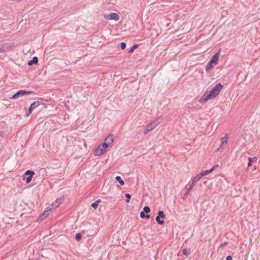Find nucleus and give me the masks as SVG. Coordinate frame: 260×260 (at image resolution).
<instances>
[{"label": "nucleus", "mask_w": 260, "mask_h": 260, "mask_svg": "<svg viewBox=\"0 0 260 260\" xmlns=\"http://www.w3.org/2000/svg\"><path fill=\"white\" fill-rule=\"evenodd\" d=\"M223 87L221 83H218L210 91H206L204 94L201 97L199 102L201 103H204L208 100L214 99L220 93Z\"/></svg>", "instance_id": "f257e3e1"}, {"label": "nucleus", "mask_w": 260, "mask_h": 260, "mask_svg": "<svg viewBox=\"0 0 260 260\" xmlns=\"http://www.w3.org/2000/svg\"><path fill=\"white\" fill-rule=\"evenodd\" d=\"M35 172L31 170H27L22 177L23 180H25L27 183H29L32 180Z\"/></svg>", "instance_id": "f03ea898"}, {"label": "nucleus", "mask_w": 260, "mask_h": 260, "mask_svg": "<svg viewBox=\"0 0 260 260\" xmlns=\"http://www.w3.org/2000/svg\"><path fill=\"white\" fill-rule=\"evenodd\" d=\"M32 93V91H26L25 90H20L18 91L17 92H16L15 94H14L11 99H17L20 98V96H22L25 95H28L30 93Z\"/></svg>", "instance_id": "7ed1b4c3"}, {"label": "nucleus", "mask_w": 260, "mask_h": 260, "mask_svg": "<svg viewBox=\"0 0 260 260\" xmlns=\"http://www.w3.org/2000/svg\"><path fill=\"white\" fill-rule=\"evenodd\" d=\"M104 18L106 20L118 21L119 19V16L116 13H111L104 15Z\"/></svg>", "instance_id": "20e7f679"}, {"label": "nucleus", "mask_w": 260, "mask_h": 260, "mask_svg": "<svg viewBox=\"0 0 260 260\" xmlns=\"http://www.w3.org/2000/svg\"><path fill=\"white\" fill-rule=\"evenodd\" d=\"M158 124L159 122L158 120H155L149 123L144 129L143 132L144 134H146L149 132L154 129Z\"/></svg>", "instance_id": "39448f33"}, {"label": "nucleus", "mask_w": 260, "mask_h": 260, "mask_svg": "<svg viewBox=\"0 0 260 260\" xmlns=\"http://www.w3.org/2000/svg\"><path fill=\"white\" fill-rule=\"evenodd\" d=\"M160 218H165V214L162 211H159L158 212V215L156 217L155 220L159 224H163L165 222L164 220H160Z\"/></svg>", "instance_id": "423d86ee"}, {"label": "nucleus", "mask_w": 260, "mask_h": 260, "mask_svg": "<svg viewBox=\"0 0 260 260\" xmlns=\"http://www.w3.org/2000/svg\"><path fill=\"white\" fill-rule=\"evenodd\" d=\"M40 102L39 101H35L32 103L29 108H28V112L26 113L27 116H28L32 112V110L39 106Z\"/></svg>", "instance_id": "0eeeda50"}, {"label": "nucleus", "mask_w": 260, "mask_h": 260, "mask_svg": "<svg viewBox=\"0 0 260 260\" xmlns=\"http://www.w3.org/2000/svg\"><path fill=\"white\" fill-rule=\"evenodd\" d=\"M228 135V134H225V136ZM221 143L219 147L217 149L216 151H219L221 149H223L224 146L228 143V138L226 137H222L220 139Z\"/></svg>", "instance_id": "6e6552de"}, {"label": "nucleus", "mask_w": 260, "mask_h": 260, "mask_svg": "<svg viewBox=\"0 0 260 260\" xmlns=\"http://www.w3.org/2000/svg\"><path fill=\"white\" fill-rule=\"evenodd\" d=\"M107 150L103 149V148L99 145L94 151V155L96 156H100L104 154Z\"/></svg>", "instance_id": "1a4fd4ad"}, {"label": "nucleus", "mask_w": 260, "mask_h": 260, "mask_svg": "<svg viewBox=\"0 0 260 260\" xmlns=\"http://www.w3.org/2000/svg\"><path fill=\"white\" fill-rule=\"evenodd\" d=\"M220 56V50H219L211 59L210 61L213 62L214 64L216 65L219 61Z\"/></svg>", "instance_id": "9d476101"}, {"label": "nucleus", "mask_w": 260, "mask_h": 260, "mask_svg": "<svg viewBox=\"0 0 260 260\" xmlns=\"http://www.w3.org/2000/svg\"><path fill=\"white\" fill-rule=\"evenodd\" d=\"M114 139V136L113 134H110L107 138H106L105 141L109 146L113 143Z\"/></svg>", "instance_id": "9b49d317"}, {"label": "nucleus", "mask_w": 260, "mask_h": 260, "mask_svg": "<svg viewBox=\"0 0 260 260\" xmlns=\"http://www.w3.org/2000/svg\"><path fill=\"white\" fill-rule=\"evenodd\" d=\"M61 203V199H58L55 202L53 203L49 207V210L54 209L57 208L59 205Z\"/></svg>", "instance_id": "f8f14e48"}, {"label": "nucleus", "mask_w": 260, "mask_h": 260, "mask_svg": "<svg viewBox=\"0 0 260 260\" xmlns=\"http://www.w3.org/2000/svg\"><path fill=\"white\" fill-rule=\"evenodd\" d=\"M38 62V58L37 56H34L31 60H30L27 62V65L31 66L34 64H37Z\"/></svg>", "instance_id": "ddd939ff"}, {"label": "nucleus", "mask_w": 260, "mask_h": 260, "mask_svg": "<svg viewBox=\"0 0 260 260\" xmlns=\"http://www.w3.org/2000/svg\"><path fill=\"white\" fill-rule=\"evenodd\" d=\"M201 178V177L200 176L199 174H198L196 175L192 180V182L191 183L190 186H191L192 187H193L196 183Z\"/></svg>", "instance_id": "4468645a"}, {"label": "nucleus", "mask_w": 260, "mask_h": 260, "mask_svg": "<svg viewBox=\"0 0 260 260\" xmlns=\"http://www.w3.org/2000/svg\"><path fill=\"white\" fill-rule=\"evenodd\" d=\"M215 168V167H213L212 168H211L210 170H206L202 172L201 173L199 174L200 176L202 177L203 176L211 173Z\"/></svg>", "instance_id": "2eb2a0df"}, {"label": "nucleus", "mask_w": 260, "mask_h": 260, "mask_svg": "<svg viewBox=\"0 0 260 260\" xmlns=\"http://www.w3.org/2000/svg\"><path fill=\"white\" fill-rule=\"evenodd\" d=\"M214 66L215 64H214V63L213 62H211V61L210 60V61L208 63L206 67V72H208L210 70L212 69Z\"/></svg>", "instance_id": "dca6fc26"}, {"label": "nucleus", "mask_w": 260, "mask_h": 260, "mask_svg": "<svg viewBox=\"0 0 260 260\" xmlns=\"http://www.w3.org/2000/svg\"><path fill=\"white\" fill-rule=\"evenodd\" d=\"M192 188L193 187H192L191 186H190V187L187 189L186 192L184 193V194L183 196V200H185V199L187 198L188 194H189L190 190L192 189Z\"/></svg>", "instance_id": "f3484780"}, {"label": "nucleus", "mask_w": 260, "mask_h": 260, "mask_svg": "<svg viewBox=\"0 0 260 260\" xmlns=\"http://www.w3.org/2000/svg\"><path fill=\"white\" fill-rule=\"evenodd\" d=\"M115 180L119 182V183L121 185L123 186L124 184V182L121 179V177L120 176H116L115 178Z\"/></svg>", "instance_id": "a211bd4d"}, {"label": "nucleus", "mask_w": 260, "mask_h": 260, "mask_svg": "<svg viewBox=\"0 0 260 260\" xmlns=\"http://www.w3.org/2000/svg\"><path fill=\"white\" fill-rule=\"evenodd\" d=\"M101 202H102L101 200L100 199L96 201L95 202L91 204L92 207H93L94 209H96L97 208L98 206L99 205V204L100 203H101Z\"/></svg>", "instance_id": "6ab92c4d"}, {"label": "nucleus", "mask_w": 260, "mask_h": 260, "mask_svg": "<svg viewBox=\"0 0 260 260\" xmlns=\"http://www.w3.org/2000/svg\"><path fill=\"white\" fill-rule=\"evenodd\" d=\"M254 160H255V161H256V157H253V158L249 157L248 158V167H250L252 165V162L254 161Z\"/></svg>", "instance_id": "aec40b11"}, {"label": "nucleus", "mask_w": 260, "mask_h": 260, "mask_svg": "<svg viewBox=\"0 0 260 260\" xmlns=\"http://www.w3.org/2000/svg\"><path fill=\"white\" fill-rule=\"evenodd\" d=\"M145 213H144L143 211H142L140 213V216H141V218H146L148 219V218H149L150 217L149 215L145 214Z\"/></svg>", "instance_id": "412c9836"}, {"label": "nucleus", "mask_w": 260, "mask_h": 260, "mask_svg": "<svg viewBox=\"0 0 260 260\" xmlns=\"http://www.w3.org/2000/svg\"><path fill=\"white\" fill-rule=\"evenodd\" d=\"M138 44H135V45H133L131 48V49L129 50L128 53H132V52H133L134 51V50L138 48Z\"/></svg>", "instance_id": "4be33fe9"}, {"label": "nucleus", "mask_w": 260, "mask_h": 260, "mask_svg": "<svg viewBox=\"0 0 260 260\" xmlns=\"http://www.w3.org/2000/svg\"><path fill=\"white\" fill-rule=\"evenodd\" d=\"M82 238V235L80 233H77L75 235V239L77 241H79Z\"/></svg>", "instance_id": "5701e85b"}, {"label": "nucleus", "mask_w": 260, "mask_h": 260, "mask_svg": "<svg viewBox=\"0 0 260 260\" xmlns=\"http://www.w3.org/2000/svg\"><path fill=\"white\" fill-rule=\"evenodd\" d=\"M101 147L103 148V149H106L107 150V149L110 146L108 144H107L105 142L103 143L102 144L100 145Z\"/></svg>", "instance_id": "b1692460"}, {"label": "nucleus", "mask_w": 260, "mask_h": 260, "mask_svg": "<svg viewBox=\"0 0 260 260\" xmlns=\"http://www.w3.org/2000/svg\"><path fill=\"white\" fill-rule=\"evenodd\" d=\"M47 209L48 210H45L42 214V216L44 217H47L49 214V211H50L49 210V207H48Z\"/></svg>", "instance_id": "393cba45"}, {"label": "nucleus", "mask_w": 260, "mask_h": 260, "mask_svg": "<svg viewBox=\"0 0 260 260\" xmlns=\"http://www.w3.org/2000/svg\"><path fill=\"white\" fill-rule=\"evenodd\" d=\"M143 211L145 213H148L150 212V208L148 206H145Z\"/></svg>", "instance_id": "a878e982"}, {"label": "nucleus", "mask_w": 260, "mask_h": 260, "mask_svg": "<svg viewBox=\"0 0 260 260\" xmlns=\"http://www.w3.org/2000/svg\"><path fill=\"white\" fill-rule=\"evenodd\" d=\"M125 197L126 198L125 202L126 203H129L131 199V196L129 193H126L125 194Z\"/></svg>", "instance_id": "bb28decb"}, {"label": "nucleus", "mask_w": 260, "mask_h": 260, "mask_svg": "<svg viewBox=\"0 0 260 260\" xmlns=\"http://www.w3.org/2000/svg\"><path fill=\"white\" fill-rule=\"evenodd\" d=\"M190 252V249H184L183 250V254L185 255H188Z\"/></svg>", "instance_id": "cd10ccee"}, {"label": "nucleus", "mask_w": 260, "mask_h": 260, "mask_svg": "<svg viewBox=\"0 0 260 260\" xmlns=\"http://www.w3.org/2000/svg\"><path fill=\"white\" fill-rule=\"evenodd\" d=\"M7 49V47L5 45H2L0 46V52L1 51H5Z\"/></svg>", "instance_id": "c85d7f7f"}, {"label": "nucleus", "mask_w": 260, "mask_h": 260, "mask_svg": "<svg viewBox=\"0 0 260 260\" xmlns=\"http://www.w3.org/2000/svg\"><path fill=\"white\" fill-rule=\"evenodd\" d=\"M126 44L124 42H122L120 43V48L122 50L126 48Z\"/></svg>", "instance_id": "c756f323"}, {"label": "nucleus", "mask_w": 260, "mask_h": 260, "mask_svg": "<svg viewBox=\"0 0 260 260\" xmlns=\"http://www.w3.org/2000/svg\"><path fill=\"white\" fill-rule=\"evenodd\" d=\"M226 260H233L232 256L228 255V256H226Z\"/></svg>", "instance_id": "7c9ffc66"}, {"label": "nucleus", "mask_w": 260, "mask_h": 260, "mask_svg": "<svg viewBox=\"0 0 260 260\" xmlns=\"http://www.w3.org/2000/svg\"><path fill=\"white\" fill-rule=\"evenodd\" d=\"M225 244H226V242H225L224 243L222 244L220 246L221 247L224 246Z\"/></svg>", "instance_id": "2f4dec72"}, {"label": "nucleus", "mask_w": 260, "mask_h": 260, "mask_svg": "<svg viewBox=\"0 0 260 260\" xmlns=\"http://www.w3.org/2000/svg\"><path fill=\"white\" fill-rule=\"evenodd\" d=\"M3 134V132H1V133H0V135H1V136H2Z\"/></svg>", "instance_id": "473e14b6"}, {"label": "nucleus", "mask_w": 260, "mask_h": 260, "mask_svg": "<svg viewBox=\"0 0 260 260\" xmlns=\"http://www.w3.org/2000/svg\"><path fill=\"white\" fill-rule=\"evenodd\" d=\"M217 166H218V165H216V166H215L214 167H215V168H217Z\"/></svg>", "instance_id": "72a5a7b5"}]
</instances>
